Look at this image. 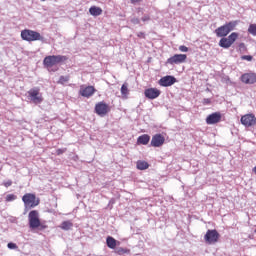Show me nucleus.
<instances>
[{"label":"nucleus","mask_w":256,"mask_h":256,"mask_svg":"<svg viewBox=\"0 0 256 256\" xmlns=\"http://www.w3.org/2000/svg\"><path fill=\"white\" fill-rule=\"evenodd\" d=\"M237 25H239V21H230L223 26L218 27L215 30L216 37H227L231 31H235Z\"/></svg>","instance_id":"f257e3e1"},{"label":"nucleus","mask_w":256,"mask_h":256,"mask_svg":"<svg viewBox=\"0 0 256 256\" xmlns=\"http://www.w3.org/2000/svg\"><path fill=\"white\" fill-rule=\"evenodd\" d=\"M21 38L23 41H45V38L41 36V33L33 30H22Z\"/></svg>","instance_id":"f03ea898"},{"label":"nucleus","mask_w":256,"mask_h":256,"mask_svg":"<svg viewBox=\"0 0 256 256\" xmlns=\"http://www.w3.org/2000/svg\"><path fill=\"white\" fill-rule=\"evenodd\" d=\"M63 61H67V56H46L43 60V65L46 66L48 69H51V67H54V65H58V63H63Z\"/></svg>","instance_id":"7ed1b4c3"},{"label":"nucleus","mask_w":256,"mask_h":256,"mask_svg":"<svg viewBox=\"0 0 256 256\" xmlns=\"http://www.w3.org/2000/svg\"><path fill=\"white\" fill-rule=\"evenodd\" d=\"M22 201L25 205V210L33 209L39 205V198L35 194L27 193L22 197Z\"/></svg>","instance_id":"20e7f679"},{"label":"nucleus","mask_w":256,"mask_h":256,"mask_svg":"<svg viewBox=\"0 0 256 256\" xmlns=\"http://www.w3.org/2000/svg\"><path fill=\"white\" fill-rule=\"evenodd\" d=\"M28 221L30 229H38L41 227V220L39 219V211L32 210L28 214Z\"/></svg>","instance_id":"39448f33"},{"label":"nucleus","mask_w":256,"mask_h":256,"mask_svg":"<svg viewBox=\"0 0 256 256\" xmlns=\"http://www.w3.org/2000/svg\"><path fill=\"white\" fill-rule=\"evenodd\" d=\"M28 99L35 105L43 103V96L41 95V92H39V88L35 87L30 89L28 91Z\"/></svg>","instance_id":"423d86ee"},{"label":"nucleus","mask_w":256,"mask_h":256,"mask_svg":"<svg viewBox=\"0 0 256 256\" xmlns=\"http://www.w3.org/2000/svg\"><path fill=\"white\" fill-rule=\"evenodd\" d=\"M187 61V54H175L166 61V65H181Z\"/></svg>","instance_id":"0eeeda50"},{"label":"nucleus","mask_w":256,"mask_h":256,"mask_svg":"<svg viewBox=\"0 0 256 256\" xmlns=\"http://www.w3.org/2000/svg\"><path fill=\"white\" fill-rule=\"evenodd\" d=\"M206 243L213 245L219 241V232L217 230H208L204 236Z\"/></svg>","instance_id":"6e6552de"},{"label":"nucleus","mask_w":256,"mask_h":256,"mask_svg":"<svg viewBox=\"0 0 256 256\" xmlns=\"http://www.w3.org/2000/svg\"><path fill=\"white\" fill-rule=\"evenodd\" d=\"M242 125L244 127H255L256 125V117L255 114H245L240 119Z\"/></svg>","instance_id":"1a4fd4ad"},{"label":"nucleus","mask_w":256,"mask_h":256,"mask_svg":"<svg viewBox=\"0 0 256 256\" xmlns=\"http://www.w3.org/2000/svg\"><path fill=\"white\" fill-rule=\"evenodd\" d=\"M111 109L105 102H99L95 105V113L100 117H105Z\"/></svg>","instance_id":"9d476101"},{"label":"nucleus","mask_w":256,"mask_h":256,"mask_svg":"<svg viewBox=\"0 0 256 256\" xmlns=\"http://www.w3.org/2000/svg\"><path fill=\"white\" fill-rule=\"evenodd\" d=\"M175 83H177V78L171 75L164 76L159 80L161 87H171V85H175Z\"/></svg>","instance_id":"9b49d317"},{"label":"nucleus","mask_w":256,"mask_h":256,"mask_svg":"<svg viewBox=\"0 0 256 256\" xmlns=\"http://www.w3.org/2000/svg\"><path fill=\"white\" fill-rule=\"evenodd\" d=\"M242 83L246 85H253L256 83V74L255 73H245L241 76Z\"/></svg>","instance_id":"f8f14e48"},{"label":"nucleus","mask_w":256,"mask_h":256,"mask_svg":"<svg viewBox=\"0 0 256 256\" xmlns=\"http://www.w3.org/2000/svg\"><path fill=\"white\" fill-rule=\"evenodd\" d=\"M221 121V113L214 112L207 116L206 123L207 125H215Z\"/></svg>","instance_id":"ddd939ff"},{"label":"nucleus","mask_w":256,"mask_h":256,"mask_svg":"<svg viewBox=\"0 0 256 256\" xmlns=\"http://www.w3.org/2000/svg\"><path fill=\"white\" fill-rule=\"evenodd\" d=\"M144 95L147 99H157L161 95V90L157 88H148L144 91Z\"/></svg>","instance_id":"4468645a"},{"label":"nucleus","mask_w":256,"mask_h":256,"mask_svg":"<svg viewBox=\"0 0 256 256\" xmlns=\"http://www.w3.org/2000/svg\"><path fill=\"white\" fill-rule=\"evenodd\" d=\"M163 143H165V137H163V135L155 134L152 137V140H151L152 147H161V145H163Z\"/></svg>","instance_id":"2eb2a0df"},{"label":"nucleus","mask_w":256,"mask_h":256,"mask_svg":"<svg viewBox=\"0 0 256 256\" xmlns=\"http://www.w3.org/2000/svg\"><path fill=\"white\" fill-rule=\"evenodd\" d=\"M95 93V87L93 86H87L85 88H81L80 89V95H82V97H92V95Z\"/></svg>","instance_id":"dca6fc26"},{"label":"nucleus","mask_w":256,"mask_h":256,"mask_svg":"<svg viewBox=\"0 0 256 256\" xmlns=\"http://www.w3.org/2000/svg\"><path fill=\"white\" fill-rule=\"evenodd\" d=\"M137 141L140 145H147L149 141H151V136L147 134H143L138 137Z\"/></svg>","instance_id":"f3484780"},{"label":"nucleus","mask_w":256,"mask_h":256,"mask_svg":"<svg viewBox=\"0 0 256 256\" xmlns=\"http://www.w3.org/2000/svg\"><path fill=\"white\" fill-rule=\"evenodd\" d=\"M90 15H93V17H99L103 13V10L100 7L92 6L89 9Z\"/></svg>","instance_id":"a211bd4d"},{"label":"nucleus","mask_w":256,"mask_h":256,"mask_svg":"<svg viewBox=\"0 0 256 256\" xmlns=\"http://www.w3.org/2000/svg\"><path fill=\"white\" fill-rule=\"evenodd\" d=\"M106 245L109 247V249H115L117 247V240L111 236H108L106 238Z\"/></svg>","instance_id":"6ab92c4d"},{"label":"nucleus","mask_w":256,"mask_h":256,"mask_svg":"<svg viewBox=\"0 0 256 256\" xmlns=\"http://www.w3.org/2000/svg\"><path fill=\"white\" fill-rule=\"evenodd\" d=\"M136 167L139 169V171H145V169H149V163L139 160L136 164Z\"/></svg>","instance_id":"aec40b11"},{"label":"nucleus","mask_w":256,"mask_h":256,"mask_svg":"<svg viewBox=\"0 0 256 256\" xmlns=\"http://www.w3.org/2000/svg\"><path fill=\"white\" fill-rule=\"evenodd\" d=\"M219 45L223 49H229V47H231L232 44H230V42L227 39V37H222V39L219 41Z\"/></svg>","instance_id":"412c9836"},{"label":"nucleus","mask_w":256,"mask_h":256,"mask_svg":"<svg viewBox=\"0 0 256 256\" xmlns=\"http://www.w3.org/2000/svg\"><path fill=\"white\" fill-rule=\"evenodd\" d=\"M60 229H63V231H69L70 229H73V222L72 221L62 222Z\"/></svg>","instance_id":"4be33fe9"},{"label":"nucleus","mask_w":256,"mask_h":256,"mask_svg":"<svg viewBox=\"0 0 256 256\" xmlns=\"http://www.w3.org/2000/svg\"><path fill=\"white\" fill-rule=\"evenodd\" d=\"M121 95L122 97H125L127 98V95H129V84L127 83H124L122 86H121Z\"/></svg>","instance_id":"5701e85b"},{"label":"nucleus","mask_w":256,"mask_h":256,"mask_svg":"<svg viewBox=\"0 0 256 256\" xmlns=\"http://www.w3.org/2000/svg\"><path fill=\"white\" fill-rule=\"evenodd\" d=\"M238 37H239V33L233 32L226 39L230 42L231 45H233V43L237 41Z\"/></svg>","instance_id":"b1692460"},{"label":"nucleus","mask_w":256,"mask_h":256,"mask_svg":"<svg viewBox=\"0 0 256 256\" xmlns=\"http://www.w3.org/2000/svg\"><path fill=\"white\" fill-rule=\"evenodd\" d=\"M248 33H250V35H253V37H256V24L249 25Z\"/></svg>","instance_id":"393cba45"},{"label":"nucleus","mask_w":256,"mask_h":256,"mask_svg":"<svg viewBox=\"0 0 256 256\" xmlns=\"http://www.w3.org/2000/svg\"><path fill=\"white\" fill-rule=\"evenodd\" d=\"M116 253H118V255H125V254L129 253V249L120 247V248L116 249Z\"/></svg>","instance_id":"a878e982"},{"label":"nucleus","mask_w":256,"mask_h":256,"mask_svg":"<svg viewBox=\"0 0 256 256\" xmlns=\"http://www.w3.org/2000/svg\"><path fill=\"white\" fill-rule=\"evenodd\" d=\"M69 81V76H60L58 83H61V85H63V83H67Z\"/></svg>","instance_id":"bb28decb"},{"label":"nucleus","mask_w":256,"mask_h":256,"mask_svg":"<svg viewBox=\"0 0 256 256\" xmlns=\"http://www.w3.org/2000/svg\"><path fill=\"white\" fill-rule=\"evenodd\" d=\"M15 199H17V196H15L14 194H8L6 196V201L8 202L15 201Z\"/></svg>","instance_id":"cd10ccee"},{"label":"nucleus","mask_w":256,"mask_h":256,"mask_svg":"<svg viewBox=\"0 0 256 256\" xmlns=\"http://www.w3.org/2000/svg\"><path fill=\"white\" fill-rule=\"evenodd\" d=\"M131 23H133V25H139V23H141V21L139 20V18H131L130 19Z\"/></svg>","instance_id":"c85d7f7f"},{"label":"nucleus","mask_w":256,"mask_h":256,"mask_svg":"<svg viewBox=\"0 0 256 256\" xmlns=\"http://www.w3.org/2000/svg\"><path fill=\"white\" fill-rule=\"evenodd\" d=\"M179 51H181L182 53H187V51H189V48L187 46L181 45L179 46Z\"/></svg>","instance_id":"c756f323"},{"label":"nucleus","mask_w":256,"mask_h":256,"mask_svg":"<svg viewBox=\"0 0 256 256\" xmlns=\"http://www.w3.org/2000/svg\"><path fill=\"white\" fill-rule=\"evenodd\" d=\"M242 59L244 61H253V56H251V55H244V56H242Z\"/></svg>","instance_id":"7c9ffc66"},{"label":"nucleus","mask_w":256,"mask_h":256,"mask_svg":"<svg viewBox=\"0 0 256 256\" xmlns=\"http://www.w3.org/2000/svg\"><path fill=\"white\" fill-rule=\"evenodd\" d=\"M7 247L8 249H17V244L10 242L7 244Z\"/></svg>","instance_id":"2f4dec72"},{"label":"nucleus","mask_w":256,"mask_h":256,"mask_svg":"<svg viewBox=\"0 0 256 256\" xmlns=\"http://www.w3.org/2000/svg\"><path fill=\"white\" fill-rule=\"evenodd\" d=\"M202 103H203V105H209V104H211V99H209V98H204V99L202 100Z\"/></svg>","instance_id":"473e14b6"},{"label":"nucleus","mask_w":256,"mask_h":256,"mask_svg":"<svg viewBox=\"0 0 256 256\" xmlns=\"http://www.w3.org/2000/svg\"><path fill=\"white\" fill-rule=\"evenodd\" d=\"M150 20H151V17H149V15H145L142 17L143 23H146V21H150Z\"/></svg>","instance_id":"72a5a7b5"},{"label":"nucleus","mask_w":256,"mask_h":256,"mask_svg":"<svg viewBox=\"0 0 256 256\" xmlns=\"http://www.w3.org/2000/svg\"><path fill=\"white\" fill-rule=\"evenodd\" d=\"M12 185H13V181H11V180L4 182V186H6V187H11Z\"/></svg>","instance_id":"f704fd0d"},{"label":"nucleus","mask_w":256,"mask_h":256,"mask_svg":"<svg viewBox=\"0 0 256 256\" xmlns=\"http://www.w3.org/2000/svg\"><path fill=\"white\" fill-rule=\"evenodd\" d=\"M56 153L57 155H63V153H65V149H58Z\"/></svg>","instance_id":"c9c22d12"},{"label":"nucleus","mask_w":256,"mask_h":256,"mask_svg":"<svg viewBox=\"0 0 256 256\" xmlns=\"http://www.w3.org/2000/svg\"><path fill=\"white\" fill-rule=\"evenodd\" d=\"M130 1H131L132 5H135L137 3H141V1H143V0H130Z\"/></svg>","instance_id":"e433bc0d"},{"label":"nucleus","mask_w":256,"mask_h":256,"mask_svg":"<svg viewBox=\"0 0 256 256\" xmlns=\"http://www.w3.org/2000/svg\"><path fill=\"white\" fill-rule=\"evenodd\" d=\"M138 37H143V32H140V33L138 34Z\"/></svg>","instance_id":"4c0bfd02"},{"label":"nucleus","mask_w":256,"mask_h":256,"mask_svg":"<svg viewBox=\"0 0 256 256\" xmlns=\"http://www.w3.org/2000/svg\"><path fill=\"white\" fill-rule=\"evenodd\" d=\"M254 233H256V229L254 230Z\"/></svg>","instance_id":"58836bf2"},{"label":"nucleus","mask_w":256,"mask_h":256,"mask_svg":"<svg viewBox=\"0 0 256 256\" xmlns=\"http://www.w3.org/2000/svg\"><path fill=\"white\" fill-rule=\"evenodd\" d=\"M40 1H45V0H40Z\"/></svg>","instance_id":"ea45409f"}]
</instances>
